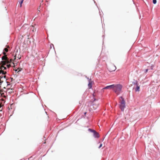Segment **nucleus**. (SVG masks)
<instances>
[{
  "label": "nucleus",
  "instance_id": "obj_6",
  "mask_svg": "<svg viewBox=\"0 0 160 160\" xmlns=\"http://www.w3.org/2000/svg\"><path fill=\"white\" fill-rule=\"evenodd\" d=\"M93 136L95 138H98L99 137V135L98 132L96 131L93 132Z\"/></svg>",
  "mask_w": 160,
  "mask_h": 160
},
{
  "label": "nucleus",
  "instance_id": "obj_29",
  "mask_svg": "<svg viewBox=\"0 0 160 160\" xmlns=\"http://www.w3.org/2000/svg\"><path fill=\"white\" fill-rule=\"evenodd\" d=\"M41 62H40V63H41Z\"/></svg>",
  "mask_w": 160,
  "mask_h": 160
},
{
  "label": "nucleus",
  "instance_id": "obj_3",
  "mask_svg": "<svg viewBox=\"0 0 160 160\" xmlns=\"http://www.w3.org/2000/svg\"><path fill=\"white\" fill-rule=\"evenodd\" d=\"M6 67L4 66H1V69H0V70H1L0 74H2L5 75L6 74L7 72L6 71H4V70H6Z\"/></svg>",
  "mask_w": 160,
  "mask_h": 160
},
{
  "label": "nucleus",
  "instance_id": "obj_22",
  "mask_svg": "<svg viewBox=\"0 0 160 160\" xmlns=\"http://www.w3.org/2000/svg\"><path fill=\"white\" fill-rule=\"evenodd\" d=\"M102 146V144H100L99 147H98V148H100Z\"/></svg>",
  "mask_w": 160,
  "mask_h": 160
},
{
  "label": "nucleus",
  "instance_id": "obj_27",
  "mask_svg": "<svg viewBox=\"0 0 160 160\" xmlns=\"http://www.w3.org/2000/svg\"><path fill=\"white\" fill-rule=\"evenodd\" d=\"M99 14H100V15H101V12H99Z\"/></svg>",
  "mask_w": 160,
  "mask_h": 160
},
{
  "label": "nucleus",
  "instance_id": "obj_28",
  "mask_svg": "<svg viewBox=\"0 0 160 160\" xmlns=\"http://www.w3.org/2000/svg\"><path fill=\"white\" fill-rule=\"evenodd\" d=\"M1 104H0V108H1Z\"/></svg>",
  "mask_w": 160,
  "mask_h": 160
},
{
  "label": "nucleus",
  "instance_id": "obj_12",
  "mask_svg": "<svg viewBox=\"0 0 160 160\" xmlns=\"http://www.w3.org/2000/svg\"><path fill=\"white\" fill-rule=\"evenodd\" d=\"M88 130L90 132H93V133L95 131V130H92L91 128H89Z\"/></svg>",
  "mask_w": 160,
  "mask_h": 160
},
{
  "label": "nucleus",
  "instance_id": "obj_30",
  "mask_svg": "<svg viewBox=\"0 0 160 160\" xmlns=\"http://www.w3.org/2000/svg\"><path fill=\"white\" fill-rule=\"evenodd\" d=\"M86 112L84 113V114H86Z\"/></svg>",
  "mask_w": 160,
  "mask_h": 160
},
{
  "label": "nucleus",
  "instance_id": "obj_2",
  "mask_svg": "<svg viewBox=\"0 0 160 160\" xmlns=\"http://www.w3.org/2000/svg\"><path fill=\"white\" fill-rule=\"evenodd\" d=\"M121 100L119 102V108L121 109L122 111H123L125 107V101L124 98L122 96L120 97Z\"/></svg>",
  "mask_w": 160,
  "mask_h": 160
},
{
  "label": "nucleus",
  "instance_id": "obj_20",
  "mask_svg": "<svg viewBox=\"0 0 160 160\" xmlns=\"http://www.w3.org/2000/svg\"><path fill=\"white\" fill-rule=\"evenodd\" d=\"M7 67L8 68H9L11 67V65L10 64H8L7 65Z\"/></svg>",
  "mask_w": 160,
  "mask_h": 160
},
{
  "label": "nucleus",
  "instance_id": "obj_4",
  "mask_svg": "<svg viewBox=\"0 0 160 160\" xmlns=\"http://www.w3.org/2000/svg\"><path fill=\"white\" fill-rule=\"evenodd\" d=\"M98 107V105L96 104H93L90 106V108L92 110H96Z\"/></svg>",
  "mask_w": 160,
  "mask_h": 160
},
{
  "label": "nucleus",
  "instance_id": "obj_9",
  "mask_svg": "<svg viewBox=\"0 0 160 160\" xmlns=\"http://www.w3.org/2000/svg\"><path fill=\"white\" fill-rule=\"evenodd\" d=\"M133 85H135L136 86L138 85V82L137 80L134 79L133 82L132 83Z\"/></svg>",
  "mask_w": 160,
  "mask_h": 160
},
{
  "label": "nucleus",
  "instance_id": "obj_11",
  "mask_svg": "<svg viewBox=\"0 0 160 160\" xmlns=\"http://www.w3.org/2000/svg\"><path fill=\"white\" fill-rule=\"evenodd\" d=\"M137 87L135 89V91L137 92V91H139V89H140V86H139L138 85L136 86Z\"/></svg>",
  "mask_w": 160,
  "mask_h": 160
},
{
  "label": "nucleus",
  "instance_id": "obj_10",
  "mask_svg": "<svg viewBox=\"0 0 160 160\" xmlns=\"http://www.w3.org/2000/svg\"><path fill=\"white\" fill-rule=\"evenodd\" d=\"M8 58L7 57V55H4L3 56L2 58V60H7Z\"/></svg>",
  "mask_w": 160,
  "mask_h": 160
},
{
  "label": "nucleus",
  "instance_id": "obj_17",
  "mask_svg": "<svg viewBox=\"0 0 160 160\" xmlns=\"http://www.w3.org/2000/svg\"><path fill=\"white\" fill-rule=\"evenodd\" d=\"M152 2L154 4H155L157 3V0H153Z\"/></svg>",
  "mask_w": 160,
  "mask_h": 160
},
{
  "label": "nucleus",
  "instance_id": "obj_18",
  "mask_svg": "<svg viewBox=\"0 0 160 160\" xmlns=\"http://www.w3.org/2000/svg\"><path fill=\"white\" fill-rule=\"evenodd\" d=\"M23 0H22L21 1V2H20V7H22V3H23Z\"/></svg>",
  "mask_w": 160,
  "mask_h": 160
},
{
  "label": "nucleus",
  "instance_id": "obj_24",
  "mask_svg": "<svg viewBox=\"0 0 160 160\" xmlns=\"http://www.w3.org/2000/svg\"><path fill=\"white\" fill-rule=\"evenodd\" d=\"M21 58V57L20 56L19 57V56H18L17 57V58H18V59H20Z\"/></svg>",
  "mask_w": 160,
  "mask_h": 160
},
{
  "label": "nucleus",
  "instance_id": "obj_16",
  "mask_svg": "<svg viewBox=\"0 0 160 160\" xmlns=\"http://www.w3.org/2000/svg\"><path fill=\"white\" fill-rule=\"evenodd\" d=\"M21 70H22V69H21V68L20 69V68H18V69H17L16 70H15V71H18V72H19V71H21Z\"/></svg>",
  "mask_w": 160,
  "mask_h": 160
},
{
  "label": "nucleus",
  "instance_id": "obj_32",
  "mask_svg": "<svg viewBox=\"0 0 160 160\" xmlns=\"http://www.w3.org/2000/svg\"><path fill=\"white\" fill-rule=\"evenodd\" d=\"M1 110H0V111H1Z\"/></svg>",
  "mask_w": 160,
  "mask_h": 160
},
{
  "label": "nucleus",
  "instance_id": "obj_21",
  "mask_svg": "<svg viewBox=\"0 0 160 160\" xmlns=\"http://www.w3.org/2000/svg\"><path fill=\"white\" fill-rule=\"evenodd\" d=\"M3 75L2 74V75H1V74H0V76H2V78L3 77L4 78H6V75H4V76H3Z\"/></svg>",
  "mask_w": 160,
  "mask_h": 160
},
{
  "label": "nucleus",
  "instance_id": "obj_26",
  "mask_svg": "<svg viewBox=\"0 0 160 160\" xmlns=\"http://www.w3.org/2000/svg\"><path fill=\"white\" fill-rule=\"evenodd\" d=\"M7 48H10V47H9V46H7Z\"/></svg>",
  "mask_w": 160,
  "mask_h": 160
},
{
  "label": "nucleus",
  "instance_id": "obj_1",
  "mask_svg": "<svg viewBox=\"0 0 160 160\" xmlns=\"http://www.w3.org/2000/svg\"><path fill=\"white\" fill-rule=\"evenodd\" d=\"M122 86L120 84L114 85L113 90L118 95L119 94L121 91Z\"/></svg>",
  "mask_w": 160,
  "mask_h": 160
},
{
  "label": "nucleus",
  "instance_id": "obj_25",
  "mask_svg": "<svg viewBox=\"0 0 160 160\" xmlns=\"http://www.w3.org/2000/svg\"><path fill=\"white\" fill-rule=\"evenodd\" d=\"M3 54L4 55H6V53L5 52H3Z\"/></svg>",
  "mask_w": 160,
  "mask_h": 160
},
{
  "label": "nucleus",
  "instance_id": "obj_13",
  "mask_svg": "<svg viewBox=\"0 0 160 160\" xmlns=\"http://www.w3.org/2000/svg\"><path fill=\"white\" fill-rule=\"evenodd\" d=\"M88 87L90 88H91L92 87L91 83L90 82H89V83L88 84Z\"/></svg>",
  "mask_w": 160,
  "mask_h": 160
},
{
  "label": "nucleus",
  "instance_id": "obj_7",
  "mask_svg": "<svg viewBox=\"0 0 160 160\" xmlns=\"http://www.w3.org/2000/svg\"><path fill=\"white\" fill-rule=\"evenodd\" d=\"M17 54H15V55L14 56V58L13 59H10L9 60V62H10V63L11 62H12V61H13L16 59V57H17Z\"/></svg>",
  "mask_w": 160,
  "mask_h": 160
},
{
  "label": "nucleus",
  "instance_id": "obj_15",
  "mask_svg": "<svg viewBox=\"0 0 160 160\" xmlns=\"http://www.w3.org/2000/svg\"><path fill=\"white\" fill-rule=\"evenodd\" d=\"M5 61L6 62V63H10V62H9V59L8 58H7V60H5Z\"/></svg>",
  "mask_w": 160,
  "mask_h": 160
},
{
  "label": "nucleus",
  "instance_id": "obj_19",
  "mask_svg": "<svg viewBox=\"0 0 160 160\" xmlns=\"http://www.w3.org/2000/svg\"><path fill=\"white\" fill-rule=\"evenodd\" d=\"M4 50L6 52H8V49L7 48H5Z\"/></svg>",
  "mask_w": 160,
  "mask_h": 160
},
{
  "label": "nucleus",
  "instance_id": "obj_31",
  "mask_svg": "<svg viewBox=\"0 0 160 160\" xmlns=\"http://www.w3.org/2000/svg\"><path fill=\"white\" fill-rule=\"evenodd\" d=\"M96 100V99H94V100Z\"/></svg>",
  "mask_w": 160,
  "mask_h": 160
},
{
  "label": "nucleus",
  "instance_id": "obj_5",
  "mask_svg": "<svg viewBox=\"0 0 160 160\" xmlns=\"http://www.w3.org/2000/svg\"><path fill=\"white\" fill-rule=\"evenodd\" d=\"M114 86V84H112L110 85H109L103 88L102 90H104V89H108L109 88H112L113 89V87Z\"/></svg>",
  "mask_w": 160,
  "mask_h": 160
},
{
  "label": "nucleus",
  "instance_id": "obj_14",
  "mask_svg": "<svg viewBox=\"0 0 160 160\" xmlns=\"http://www.w3.org/2000/svg\"><path fill=\"white\" fill-rule=\"evenodd\" d=\"M154 67V65L152 64L151 65V66L150 67V68L149 69H151V70H153Z\"/></svg>",
  "mask_w": 160,
  "mask_h": 160
},
{
  "label": "nucleus",
  "instance_id": "obj_23",
  "mask_svg": "<svg viewBox=\"0 0 160 160\" xmlns=\"http://www.w3.org/2000/svg\"><path fill=\"white\" fill-rule=\"evenodd\" d=\"M148 70H149V69H145V73L147 72H148Z\"/></svg>",
  "mask_w": 160,
  "mask_h": 160
},
{
  "label": "nucleus",
  "instance_id": "obj_8",
  "mask_svg": "<svg viewBox=\"0 0 160 160\" xmlns=\"http://www.w3.org/2000/svg\"><path fill=\"white\" fill-rule=\"evenodd\" d=\"M6 64V62L5 61H2L0 62V65L1 66H4Z\"/></svg>",
  "mask_w": 160,
  "mask_h": 160
}]
</instances>
